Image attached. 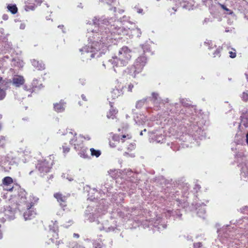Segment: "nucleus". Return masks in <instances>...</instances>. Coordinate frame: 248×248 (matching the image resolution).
I'll return each instance as SVG.
<instances>
[{
	"mask_svg": "<svg viewBox=\"0 0 248 248\" xmlns=\"http://www.w3.org/2000/svg\"><path fill=\"white\" fill-rule=\"evenodd\" d=\"M87 24L94 26V28L89 31L87 35L89 44L79 49L81 59L85 60H91L101 56V52L98 51L104 46H107L113 43L120 35H127L129 29H126L122 26L119 21H114L112 24L103 17L99 18L94 16L91 20H88Z\"/></svg>",
	"mask_w": 248,
	"mask_h": 248,
	"instance_id": "f257e3e1",
	"label": "nucleus"
},
{
	"mask_svg": "<svg viewBox=\"0 0 248 248\" xmlns=\"http://www.w3.org/2000/svg\"><path fill=\"white\" fill-rule=\"evenodd\" d=\"M182 189V196L183 199H180V192L176 191L175 193L171 192L169 195V200H171L173 204H176L178 207L185 208L187 205V203L185 202V198H187L188 194V192L189 189V185L187 183H184L180 186Z\"/></svg>",
	"mask_w": 248,
	"mask_h": 248,
	"instance_id": "f03ea898",
	"label": "nucleus"
},
{
	"mask_svg": "<svg viewBox=\"0 0 248 248\" xmlns=\"http://www.w3.org/2000/svg\"><path fill=\"white\" fill-rule=\"evenodd\" d=\"M131 50L126 46L122 47L119 51L117 56L112 57L109 61L113 66H124L130 61L131 55Z\"/></svg>",
	"mask_w": 248,
	"mask_h": 248,
	"instance_id": "7ed1b4c3",
	"label": "nucleus"
},
{
	"mask_svg": "<svg viewBox=\"0 0 248 248\" xmlns=\"http://www.w3.org/2000/svg\"><path fill=\"white\" fill-rule=\"evenodd\" d=\"M146 62L147 58L145 56H140L136 59L134 64L132 66L127 68L126 72H127L133 78H135L136 74L141 71Z\"/></svg>",
	"mask_w": 248,
	"mask_h": 248,
	"instance_id": "20e7f679",
	"label": "nucleus"
},
{
	"mask_svg": "<svg viewBox=\"0 0 248 248\" xmlns=\"http://www.w3.org/2000/svg\"><path fill=\"white\" fill-rule=\"evenodd\" d=\"M3 188L4 190L13 192L14 194L17 193L18 202L22 203V202H25L26 199V192L23 189L20 188L17 185H10L8 186H3Z\"/></svg>",
	"mask_w": 248,
	"mask_h": 248,
	"instance_id": "39448f33",
	"label": "nucleus"
},
{
	"mask_svg": "<svg viewBox=\"0 0 248 248\" xmlns=\"http://www.w3.org/2000/svg\"><path fill=\"white\" fill-rule=\"evenodd\" d=\"M17 205L18 206L22 205L25 206V207L26 208L27 210L23 213V217L25 220L31 219L35 217L36 212L32 208V206L33 205V202L31 201L30 199L27 200L26 198L25 202H22V203L17 202ZM18 208H19V207H18Z\"/></svg>",
	"mask_w": 248,
	"mask_h": 248,
	"instance_id": "423d86ee",
	"label": "nucleus"
},
{
	"mask_svg": "<svg viewBox=\"0 0 248 248\" xmlns=\"http://www.w3.org/2000/svg\"><path fill=\"white\" fill-rule=\"evenodd\" d=\"M146 222H148V223L147 225L148 227H150L152 226L154 227V229H156L158 231L165 229L167 227V224L165 220L160 217H157L155 221L153 220H150L149 221L146 220Z\"/></svg>",
	"mask_w": 248,
	"mask_h": 248,
	"instance_id": "0eeeda50",
	"label": "nucleus"
},
{
	"mask_svg": "<svg viewBox=\"0 0 248 248\" xmlns=\"http://www.w3.org/2000/svg\"><path fill=\"white\" fill-rule=\"evenodd\" d=\"M52 166V163L47 159L39 160L36 166L39 172L43 175H45L49 172Z\"/></svg>",
	"mask_w": 248,
	"mask_h": 248,
	"instance_id": "6e6552de",
	"label": "nucleus"
},
{
	"mask_svg": "<svg viewBox=\"0 0 248 248\" xmlns=\"http://www.w3.org/2000/svg\"><path fill=\"white\" fill-rule=\"evenodd\" d=\"M58 226L57 221L55 222H51V223L49 225V232L48 236L52 237L50 238V240L54 243V239H57L58 238Z\"/></svg>",
	"mask_w": 248,
	"mask_h": 248,
	"instance_id": "1a4fd4ad",
	"label": "nucleus"
},
{
	"mask_svg": "<svg viewBox=\"0 0 248 248\" xmlns=\"http://www.w3.org/2000/svg\"><path fill=\"white\" fill-rule=\"evenodd\" d=\"M80 144H76L74 143V148L76 150H78L79 152L78 153V155L80 157L83 158H88L89 157V155L87 154H86V152L87 150V148L84 147L82 144V141L81 140H79Z\"/></svg>",
	"mask_w": 248,
	"mask_h": 248,
	"instance_id": "9d476101",
	"label": "nucleus"
},
{
	"mask_svg": "<svg viewBox=\"0 0 248 248\" xmlns=\"http://www.w3.org/2000/svg\"><path fill=\"white\" fill-rule=\"evenodd\" d=\"M108 206V202L106 203V200L104 198H102L99 201V205L96 211V216L105 214L107 212Z\"/></svg>",
	"mask_w": 248,
	"mask_h": 248,
	"instance_id": "9b49d317",
	"label": "nucleus"
},
{
	"mask_svg": "<svg viewBox=\"0 0 248 248\" xmlns=\"http://www.w3.org/2000/svg\"><path fill=\"white\" fill-rule=\"evenodd\" d=\"M54 197L56 199L57 202L60 203V205L64 210V207L67 205V196L62 195L60 192L56 193L54 194Z\"/></svg>",
	"mask_w": 248,
	"mask_h": 248,
	"instance_id": "f8f14e48",
	"label": "nucleus"
},
{
	"mask_svg": "<svg viewBox=\"0 0 248 248\" xmlns=\"http://www.w3.org/2000/svg\"><path fill=\"white\" fill-rule=\"evenodd\" d=\"M65 134L70 138V143L71 144H73L74 145V143L79 144H80L79 140H81L83 141L82 137H78V138L77 137L75 138V136L77 135L76 133L73 134V132L69 131L67 132Z\"/></svg>",
	"mask_w": 248,
	"mask_h": 248,
	"instance_id": "ddd939ff",
	"label": "nucleus"
},
{
	"mask_svg": "<svg viewBox=\"0 0 248 248\" xmlns=\"http://www.w3.org/2000/svg\"><path fill=\"white\" fill-rule=\"evenodd\" d=\"M3 214L5 219L12 220L15 218V211L10 207H7L6 209H4Z\"/></svg>",
	"mask_w": 248,
	"mask_h": 248,
	"instance_id": "4468645a",
	"label": "nucleus"
},
{
	"mask_svg": "<svg viewBox=\"0 0 248 248\" xmlns=\"http://www.w3.org/2000/svg\"><path fill=\"white\" fill-rule=\"evenodd\" d=\"M239 165L241 167V177L244 180L247 181L248 180V166L247 164L245 163L244 165L240 164Z\"/></svg>",
	"mask_w": 248,
	"mask_h": 248,
	"instance_id": "2eb2a0df",
	"label": "nucleus"
},
{
	"mask_svg": "<svg viewBox=\"0 0 248 248\" xmlns=\"http://www.w3.org/2000/svg\"><path fill=\"white\" fill-rule=\"evenodd\" d=\"M25 80L24 78L21 76H15L13 78V83L16 87H20L23 85Z\"/></svg>",
	"mask_w": 248,
	"mask_h": 248,
	"instance_id": "dca6fc26",
	"label": "nucleus"
},
{
	"mask_svg": "<svg viewBox=\"0 0 248 248\" xmlns=\"http://www.w3.org/2000/svg\"><path fill=\"white\" fill-rule=\"evenodd\" d=\"M65 102L61 100L59 103L54 104V109L57 112H63L65 108Z\"/></svg>",
	"mask_w": 248,
	"mask_h": 248,
	"instance_id": "f3484780",
	"label": "nucleus"
},
{
	"mask_svg": "<svg viewBox=\"0 0 248 248\" xmlns=\"http://www.w3.org/2000/svg\"><path fill=\"white\" fill-rule=\"evenodd\" d=\"M6 160L11 165L16 164L17 163V159L14 155L13 153H9L6 155Z\"/></svg>",
	"mask_w": 248,
	"mask_h": 248,
	"instance_id": "a211bd4d",
	"label": "nucleus"
},
{
	"mask_svg": "<svg viewBox=\"0 0 248 248\" xmlns=\"http://www.w3.org/2000/svg\"><path fill=\"white\" fill-rule=\"evenodd\" d=\"M151 100L153 101V103L156 106L159 105L162 101V100L159 96V94L156 93H152Z\"/></svg>",
	"mask_w": 248,
	"mask_h": 248,
	"instance_id": "6ab92c4d",
	"label": "nucleus"
},
{
	"mask_svg": "<svg viewBox=\"0 0 248 248\" xmlns=\"http://www.w3.org/2000/svg\"><path fill=\"white\" fill-rule=\"evenodd\" d=\"M32 65L39 70H42L45 69V64L42 62H39L35 60L31 61Z\"/></svg>",
	"mask_w": 248,
	"mask_h": 248,
	"instance_id": "aec40b11",
	"label": "nucleus"
},
{
	"mask_svg": "<svg viewBox=\"0 0 248 248\" xmlns=\"http://www.w3.org/2000/svg\"><path fill=\"white\" fill-rule=\"evenodd\" d=\"M110 106H111V108L108 112L107 116V118L108 119L111 118V119H113L115 118V115L117 113L118 111H117V110H116V109L112 107V104L111 103H110Z\"/></svg>",
	"mask_w": 248,
	"mask_h": 248,
	"instance_id": "412c9836",
	"label": "nucleus"
},
{
	"mask_svg": "<svg viewBox=\"0 0 248 248\" xmlns=\"http://www.w3.org/2000/svg\"><path fill=\"white\" fill-rule=\"evenodd\" d=\"M178 2L180 3L181 6L184 9H187L188 10L192 9V5L191 3L189 2H187L185 0H178Z\"/></svg>",
	"mask_w": 248,
	"mask_h": 248,
	"instance_id": "4be33fe9",
	"label": "nucleus"
},
{
	"mask_svg": "<svg viewBox=\"0 0 248 248\" xmlns=\"http://www.w3.org/2000/svg\"><path fill=\"white\" fill-rule=\"evenodd\" d=\"M123 94L122 90L118 89H114L111 92V97L115 99Z\"/></svg>",
	"mask_w": 248,
	"mask_h": 248,
	"instance_id": "5701e85b",
	"label": "nucleus"
},
{
	"mask_svg": "<svg viewBox=\"0 0 248 248\" xmlns=\"http://www.w3.org/2000/svg\"><path fill=\"white\" fill-rule=\"evenodd\" d=\"M166 216H174L175 217H180L182 216V214L180 213L179 209H177L176 211L168 210L167 213H166Z\"/></svg>",
	"mask_w": 248,
	"mask_h": 248,
	"instance_id": "b1692460",
	"label": "nucleus"
},
{
	"mask_svg": "<svg viewBox=\"0 0 248 248\" xmlns=\"http://www.w3.org/2000/svg\"><path fill=\"white\" fill-rule=\"evenodd\" d=\"M14 184L13 179L10 177H5L2 180V186Z\"/></svg>",
	"mask_w": 248,
	"mask_h": 248,
	"instance_id": "393cba45",
	"label": "nucleus"
},
{
	"mask_svg": "<svg viewBox=\"0 0 248 248\" xmlns=\"http://www.w3.org/2000/svg\"><path fill=\"white\" fill-rule=\"evenodd\" d=\"M7 8L12 14H16L17 12V8L16 4H9L7 5Z\"/></svg>",
	"mask_w": 248,
	"mask_h": 248,
	"instance_id": "a878e982",
	"label": "nucleus"
},
{
	"mask_svg": "<svg viewBox=\"0 0 248 248\" xmlns=\"http://www.w3.org/2000/svg\"><path fill=\"white\" fill-rule=\"evenodd\" d=\"M113 196L114 201H116L117 202H120L124 200V193L122 192H120L117 194L115 193Z\"/></svg>",
	"mask_w": 248,
	"mask_h": 248,
	"instance_id": "bb28decb",
	"label": "nucleus"
},
{
	"mask_svg": "<svg viewBox=\"0 0 248 248\" xmlns=\"http://www.w3.org/2000/svg\"><path fill=\"white\" fill-rule=\"evenodd\" d=\"M38 80L36 79H34L33 80L32 84V92L35 91L36 88L40 89L42 87V84H40L39 85H37L38 84Z\"/></svg>",
	"mask_w": 248,
	"mask_h": 248,
	"instance_id": "cd10ccee",
	"label": "nucleus"
},
{
	"mask_svg": "<svg viewBox=\"0 0 248 248\" xmlns=\"http://www.w3.org/2000/svg\"><path fill=\"white\" fill-rule=\"evenodd\" d=\"M90 207L88 206L87 207V209L86 210L85 212V215L87 217H88V219L90 222H92L94 221V217L92 213H89L90 211Z\"/></svg>",
	"mask_w": 248,
	"mask_h": 248,
	"instance_id": "c85d7f7f",
	"label": "nucleus"
},
{
	"mask_svg": "<svg viewBox=\"0 0 248 248\" xmlns=\"http://www.w3.org/2000/svg\"><path fill=\"white\" fill-rule=\"evenodd\" d=\"M93 247L94 248H102L103 243L101 240H94L93 242Z\"/></svg>",
	"mask_w": 248,
	"mask_h": 248,
	"instance_id": "c756f323",
	"label": "nucleus"
},
{
	"mask_svg": "<svg viewBox=\"0 0 248 248\" xmlns=\"http://www.w3.org/2000/svg\"><path fill=\"white\" fill-rule=\"evenodd\" d=\"M13 64L15 66H16L18 67H22L23 66V61L20 60L19 59L16 60L13 59Z\"/></svg>",
	"mask_w": 248,
	"mask_h": 248,
	"instance_id": "7c9ffc66",
	"label": "nucleus"
},
{
	"mask_svg": "<svg viewBox=\"0 0 248 248\" xmlns=\"http://www.w3.org/2000/svg\"><path fill=\"white\" fill-rule=\"evenodd\" d=\"M90 151L92 156H95L96 157H98L101 155V152L100 150H96L94 148H91Z\"/></svg>",
	"mask_w": 248,
	"mask_h": 248,
	"instance_id": "2f4dec72",
	"label": "nucleus"
},
{
	"mask_svg": "<svg viewBox=\"0 0 248 248\" xmlns=\"http://www.w3.org/2000/svg\"><path fill=\"white\" fill-rule=\"evenodd\" d=\"M147 99H143L142 100L138 101L136 105V107L137 108H140L145 103V102L146 101Z\"/></svg>",
	"mask_w": 248,
	"mask_h": 248,
	"instance_id": "473e14b6",
	"label": "nucleus"
},
{
	"mask_svg": "<svg viewBox=\"0 0 248 248\" xmlns=\"http://www.w3.org/2000/svg\"><path fill=\"white\" fill-rule=\"evenodd\" d=\"M98 228L100 231L105 230V231L106 232H111V231H114V230H115V228H114L113 227H108V228H105L104 227H99Z\"/></svg>",
	"mask_w": 248,
	"mask_h": 248,
	"instance_id": "72a5a7b5",
	"label": "nucleus"
},
{
	"mask_svg": "<svg viewBox=\"0 0 248 248\" xmlns=\"http://www.w3.org/2000/svg\"><path fill=\"white\" fill-rule=\"evenodd\" d=\"M164 137L162 135L157 136L155 138V141L157 143H163L164 142Z\"/></svg>",
	"mask_w": 248,
	"mask_h": 248,
	"instance_id": "f704fd0d",
	"label": "nucleus"
},
{
	"mask_svg": "<svg viewBox=\"0 0 248 248\" xmlns=\"http://www.w3.org/2000/svg\"><path fill=\"white\" fill-rule=\"evenodd\" d=\"M221 49H222L221 48H220V47L217 48L216 50V51L214 52V53H213V57H219L220 56V52H221Z\"/></svg>",
	"mask_w": 248,
	"mask_h": 248,
	"instance_id": "c9c22d12",
	"label": "nucleus"
},
{
	"mask_svg": "<svg viewBox=\"0 0 248 248\" xmlns=\"http://www.w3.org/2000/svg\"><path fill=\"white\" fill-rule=\"evenodd\" d=\"M181 104L184 106H185L186 107H187L188 106H189L190 105V104L189 103V101H188L186 99H181Z\"/></svg>",
	"mask_w": 248,
	"mask_h": 248,
	"instance_id": "e433bc0d",
	"label": "nucleus"
},
{
	"mask_svg": "<svg viewBox=\"0 0 248 248\" xmlns=\"http://www.w3.org/2000/svg\"><path fill=\"white\" fill-rule=\"evenodd\" d=\"M6 96L5 91L3 89H0V100H3Z\"/></svg>",
	"mask_w": 248,
	"mask_h": 248,
	"instance_id": "4c0bfd02",
	"label": "nucleus"
},
{
	"mask_svg": "<svg viewBox=\"0 0 248 248\" xmlns=\"http://www.w3.org/2000/svg\"><path fill=\"white\" fill-rule=\"evenodd\" d=\"M204 44L208 46L209 49H211L213 47V45L211 41L206 40Z\"/></svg>",
	"mask_w": 248,
	"mask_h": 248,
	"instance_id": "58836bf2",
	"label": "nucleus"
},
{
	"mask_svg": "<svg viewBox=\"0 0 248 248\" xmlns=\"http://www.w3.org/2000/svg\"><path fill=\"white\" fill-rule=\"evenodd\" d=\"M5 143V137L2 136L0 137V147H2Z\"/></svg>",
	"mask_w": 248,
	"mask_h": 248,
	"instance_id": "ea45409f",
	"label": "nucleus"
},
{
	"mask_svg": "<svg viewBox=\"0 0 248 248\" xmlns=\"http://www.w3.org/2000/svg\"><path fill=\"white\" fill-rule=\"evenodd\" d=\"M196 133H202L201 135L200 136H198V138L200 139L201 140H202L203 138L204 137V133H203V131L202 130L201 128H198V129L197 130Z\"/></svg>",
	"mask_w": 248,
	"mask_h": 248,
	"instance_id": "a19ab883",
	"label": "nucleus"
},
{
	"mask_svg": "<svg viewBox=\"0 0 248 248\" xmlns=\"http://www.w3.org/2000/svg\"><path fill=\"white\" fill-rule=\"evenodd\" d=\"M241 118V124H242L245 127H248V120L247 118H244L243 119L242 117Z\"/></svg>",
	"mask_w": 248,
	"mask_h": 248,
	"instance_id": "79ce46f5",
	"label": "nucleus"
},
{
	"mask_svg": "<svg viewBox=\"0 0 248 248\" xmlns=\"http://www.w3.org/2000/svg\"><path fill=\"white\" fill-rule=\"evenodd\" d=\"M240 211L245 214H248V206H245L240 209Z\"/></svg>",
	"mask_w": 248,
	"mask_h": 248,
	"instance_id": "37998d69",
	"label": "nucleus"
},
{
	"mask_svg": "<svg viewBox=\"0 0 248 248\" xmlns=\"http://www.w3.org/2000/svg\"><path fill=\"white\" fill-rule=\"evenodd\" d=\"M242 98L244 101L248 100V94L244 92L242 95Z\"/></svg>",
	"mask_w": 248,
	"mask_h": 248,
	"instance_id": "c03bdc74",
	"label": "nucleus"
},
{
	"mask_svg": "<svg viewBox=\"0 0 248 248\" xmlns=\"http://www.w3.org/2000/svg\"><path fill=\"white\" fill-rule=\"evenodd\" d=\"M200 209L197 212V214L198 215V216L200 217H203V216L205 214V210L203 209V210H202L201 211H200Z\"/></svg>",
	"mask_w": 248,
	"mask_h": 248,
	"instance_id": "a18cd8bd",
	"label": "nucleus"
},
{
	"mask_svg": "<svg viewBox=\"0 0 248 248\" xmlns=\"http://www.w3.org/2000/svg\"><path fill=\"white\" fill-rule=\"evenodd\" d=\"M62 149H63V153L64 154H66L68 153L70 151V148L68 147L65 146V145L62 146Z\"/></svg>",
	"mask_w": 248,
	"mask_h": 248,
	"instance_id": "49530a36",
	"label": "nucleus"
},
{
	"mask_svg": "<svg viewBox=\"0 0 248 248\" xmlns=\"http://www.w3.org/2000/svg\"><path fill=\"white\" fill-rule=\"evenodd\" d=\"M202 246V244L201 242L195 243L193 244L194 248H200Z\"/></svg>",
	"mask_w": 248,
	"mask_h": 248,
	"instance_id": "de8ad7c7",
	"label": "nucleus"
},
{
	"mask_svg": "<svg viewBox=\"0 0 248 248\" xmlns=\"http://www.w3.org/2000/svg\"><path fill=\"white\" fill-rule=\"evenodd\" d=\"M31 2H33V4H35L36 3L37 4H40L42 3V0H30Z\"/></svg>",
	"mask_w": 248,
	"mask_h": 248,
	"instance_id": "09e8293b",
	"label": "nucleus"
},
{
	"mask_svg": "<svg viewBox=\"0 0 248 248\" xmlns=\"http://www.w3.org/2000/svg\"><path fill=\"white\" fill-rule=\"evenodd\" d=\"M134 87V85L132 83H130L128 84L127 90L128 92H131L132 91V89Z\"/></svg>",
	"mask_w": 248,
	"mask_h": 248,
	"instance_id": "8fccbe9b",
	"label": "nucleus"
},
{
	"mask_svg": "<svg viewBox=\"0 0 248 248\" xmlns=\"http://www.w3.org/2000/svg\"><path fill=\"white\" fill-rule=\"evenodd\" d=\"M229 54H230V57L231 58H234L236 57V53L235 52H233L232 51H230Z\"/></svg>",
	"mask_w": 248,
	"mask_h": 248,
	"instance_id": "3c124183",
	"label": "nucleus"
},
{
	"mask_svg": "<svg viewBox=\"0 0 248 248\" xmlns=\"http://www.w3.org/2000/svg\"><path fill=\"white\" fill-rule=\"evenodd\" d=\"M133 31H137V33H138L137 36L138 37H140V35L141 34V31L139 28H136L135 30H134Z\"/></svg>",
	"mask_w": 248,
	"mask_h": 248,
	"instance_id": "603ef678",
	"label": "nucleus"
},
{
	"mask_svg": "<svg viewBox=\"0 0 248 248\" xmlns=\"http://www.w3.org/2000/svg\"><path fill=\"white\" fill-rule=\"evenodd\" d=\"M115 171H116L115 170H110L108 171V172L111 176V177H115V175L113 174V173H115Z\"/></svg>",
	"mask_w": 248,
	"mask_h": 248,
	"instance_id": "864d4df0",
	"label": "nucleus"
},
{
	"mask_svg": "<svg viewBox=\"0 0 248 248\" xmlns=\"http://www.w3.org/2000/svg\"><path fill=\"white\" fill-rule=\"evenodd\" d=\"M201 188V186L199 185L195 184V187H194V189L197 192Z\"/></svg>",
	"mask_w": 248,
	"mask_h": 248,
	"instance_id": "5fc2aeb1",
	"label": "nucleus"
},
{
	"mask_svg": "<svg viewBox=\"0 0 248 248\" xmlns=\"http://www.w3.org/2000/svg\"><path fill=\"white\" fill-rule=\"evenodd\" d=\"M12 45L10 43H7V46H5L4 47H6V49L8 50L9 49L11 48Z\"/></svg>",
	"mask_w": 248,
	"mask_h": 248,
	"instance_id": "6e6d98bb",
	"label": "nucleus"
},
{
	"mask_svg": "<svg viewBox=\"0 0 248 248\" xmlns=\"http://www.w3.org/2000/svg\"><path fill=\"white\" fill-rule=\"evenodd\" d=\"M2 19H3L4 20H7L8 19V16L7 15L4 14V15L2 16Z\"/></svg>",
	"mask_w": 248,
	"mask_h": 248,
	"instance_id": "4d7b16f0",
	"label": "nucleus"
},
{
	"mask_svg": "<svg viewBox=\"0 0 248 248\" xmlns=\"http://www.w3.org/2000/svg\"><path fill=\"white\" fill-rule=\"evenodd\" d=\"M112 139L114 140V141H116V140H119V136H114L112 138Z\"/></svg>",
	"mask_w": 248,
	"mask_h": 248,
	"instance_id": "13d9d810",
	"label": "nucleus"
},
{
	"mask_svg": "<svg viewBox=\"0 0 248 248\" xmlns=\"http://www.w3.org/2000/svg\"><path fill=\"white\" fill-rule=\"evenodd\" d=\"M221 6L222 8V9H223L224 10H225L227 11H230V10L228 8H227L225 5L221 4Z\"/></svg>",
	"mask_w": 248,
	"mask_h": 248,
	"instance_id": "bf43d9fd",
	"label": "nucleus"
},
{
	"mask_svg": "<svg viewBox=\"0 0 248 248\" xmlns=\"http://www.w3.org/2000/svg\"><path fill=\"white\" fill-rule=\"evenodd\" d=\"M109 145H110V147H111L112 148L115 147L116 146L115 145V143L112 142H109Z\"/></svg>",
	"mask_w": 248,
	"mask_h": 248,
	"instance_id": "052dcab7",
	"label": "nucleus"
},
{
	"mask_svg": "<svg viewBox=\"0 0 248 248\" xmlns=\"http://www.w3.org/2000/svg\"><path fill=\"white\" fill-rule=\"evenodd\" d=\"M210 20V19L208 18H205L203 21V23L204 24V23H206L208 22H209Z\"/></svg>",
	"mask_w": 248,
	"mask_h": 248,
	"instance_id": "680f3d73",
	"label": "nucleus"
},
{
	"mask_svg": "<svg viewBox=\"0 0 248 248\" xmlns=\"http://www.w3.org/2000/svg\"><path fill=\"white\" fill-rule=\"evenodd\" d=\"M146 46H142V49H143V51H144V52H145L146 51H148V48H147H147H145V47H146Z\"/></svg>",
	"mask_w": 248,
	"mask_h": 248,
	"instance_id": "e2e57ef3",
	"label": "nucleus"
},
{
	"mask_svg": "<svg viewBox=\"0 0 248 248\" xmlns=\"http://www.w3.org/2000/svg\"><path fill=\"white\" fill-rule=\"evenodd\" d=\"M143 10L142 9H138L137 12L138 13L141 14L142 13Z\"/></svg>",
	"mask_w": 248,
	"mask_h": 248,
	"instance_id": "0e129e2a",
	"label": "nucleus"
},
{
	"mask_svg": "<svg viewBox=\"0 0 248 248\" xmlns=\"http://www.w3.org/2000/svg\"><path fill=\"white\" fill-rule=\"evenodd\" d=\"M81 98L84 101H86L87 100L86 98V97H85V96L84 94H82L81 95Z\"/></svg>",
	"mask_w": 248,
	"mask_h": 248,
	"instance_id": "69168bd1",
	"label": "nucleus"
},
{
	"mask_svg": "<svg viewBox=\"0 0 248 248\" xmlns=\"http://www.w3.org/2000/svg\"><path fill=\"white\" fill-rule=\"evenodd\" d=\"M246 142L248 145V133L246 134Z\"/></svg>",
	"mask_w": 248,
	"mask_h": 248,
	"instance_id": "338daca9",
	"label": "nucleus"
},
{
	"mask_svg": "<svg viewBox=\"0 0 248 248\" xmlns=\"http://www.w3.org/2000/svg\"><path fill=\"white\" fill-rule=\"evenodd\" d=\"M74 236L76 238H78L79 236L78 233H74Z\"/></svg>",
	"mask_w": 248,
	"mask_h": 248,
	"instance_id": "774afa93",
	"label": "nucleus"
}]
</instances>
